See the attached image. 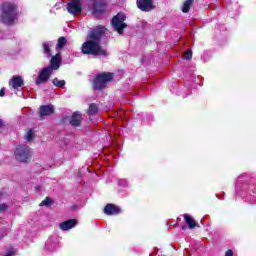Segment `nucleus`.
<instances>
[{
  "label": "nucleus",
  "mask_w": 256,
  "mask_h": 256,
  "mask_svg": "<svg viewBox=\"0 0 256 256\" xmlns=\"http://www.w3.org/2000/svg\"><path fill=\"white\" fill-rule=\"evenodd\" d=\"M103 33H105V27L102 26L96 27L89 33L86 42L82 44L84 55H107V51L100 45Z\"/></svg>",
  "instance_id": "nucleus-1"
},
{
  "label": "nucleus",
  "mask_w": 256,
  "mask_h": 256,
  "mask_svg": "<svg viewBox=\"0 0 256 256\" xmlns=\"http://www.w3.org/2000/svg\"><path fill=\"white\" fill-rule=\"evenodd\" d=\"M0 21L5 25H13L17 21L19 13L17 12V6L11 3H4L0 8Z\"/></svg>",
  "instance_id": "nucleus-2"
},
{
  "label": "nucleus",
  "mask_w": 256,
  "mask_h": 256,
  "mask_svg": "<svg viewBox=\"0 0 256 256\" xmlns=\"http://www.w3.org/2000/svg\"><path fill=\"white\" fill-rule=\"evenodd\" d=\"M113 80V73H102L99 74L93 82V87L95 91H101V89H105L109 81Z\"/></svg>",
  "instance_id": "nucleus-3"
},
{
  "label": "nucleus",
  "mask_w": 256,
  "mask_h": 256,
  "mask_svg": "<svg viewBox=\"0 0 256 256\" xmlns=\"http://www.w3.org/2000/svg\"><path fill=\"white\" fill-rule=\"evenodd\" d=\"M15 159L21 163H27L31 159V149L25 145H19L14 151Z\"/></svg>",
  "instance_id": "nucleus-4"
},
{
  "label": "nucleus",
  "mask_w": 256,
  "mask_h": 256,
  "mask_svg": "<svg viewBox=\"0 0 256 256\" xmlns=\"http://www.w3.org/2000/svg\"><path fill=\"white\" fill-rule=\"evenodd\" d=\"M88 7L94 17H99L107 9V5L102 0H91Z\"/></svg>",
  "instance_id": "nucleus-5"
},
{
  "label": "nucleus",
  "mask_w": 256,
  "mask_h": 256,
  "mask_svg": "<svg viewBox=\"0 0 256 256\" xmlns=\"http://www.w3.org/2000/svg\"><path fill=\"white\" fill-rule=\"evenodd\" d=\"M125 19H127V17L123 13H118L112 19V27L114 31H117V33H119V35H123V29H127Z\"/></svg>",
  "instance_id": "nucleus-6"
},
{
  "label": "nucleus",
  "mask_w": 256,
  "mask_h": 256,
  "mask_svg": "<svg viewBox=\"0 0 256 256\" xmlns=\"http://www.w3.org/2000/svg\"><path fill=\"white\" fill-rule=\"evenodd\" d=\"M51 75H53V72L51 71V68L45 67L40 71L38 74L35 84L36 85H43V83H47L49 79L51 78Z\"/></svg>",
  "instance_id": "nucleus-7"
},
{
  "label": "nucleus",
  "mask_w": 256,
  "mask_h": 256,
  "mask_svg": "<svg viewBox=\"0 0 256 256\" xmlns=\"http://www.w3.org/2000/svg\"><path fill=\"white\" fill-rule=\"evenodd\" d=\"M67 11L71 13V15H79L81 11H83V5L80 0H71L67 4Z\"/></svg>",
  "instance_id": "nucleus-8"
},
{
  "label": "nucleus",
  "mask_w": 256,
  "mask_h": 256,
  "mask_svg": "<svg viewBox=\"0 0 256 256\" xmlns=\"http://www.w3.org/2000/svg\"><path fill=\"white\" fill-rule=\"evenodd\" d=\"M61 61H63V58L61 57V54L58 52L55 56L51 58L48 69H51L52 72L57 71V69L61 67Z\"/></svg>",
  "instance_id": "nucleus-9"
},
{
  "label": "nucleus",
  "mask_w": 256,
  "mask_h": 256,
  "mask_svg": "<svg viewBox=\"0 0 256 256\" xmlns=\"http://www.w3.org/2000/svg\"><path fill=\"white\" fill-rule=\"evenodd\" d=\"M137 7L141 11H152V9H155V6H153L152 0H137Z\"/></svg>",
  "instance_id": "nucleus-10"
},
{
  "label": "nucleus",
  "mask_w": 256,
  "mask_h": 256,
  "mask_svg": "<svg viewBox=\"0 0 256 256\" xmlns=\"http://www.w3.org/2000/svg\"><path fill=\"white\" fill-rule=\"evenodd\" d=\"M105 215H119L121 209L113 204H107L104 208Z\"/></svg>",
  "instance_id": "nucleus-11"
},
{
  "label": "nucleus",
  "mask_w": 256,
  "mask_h": 256,
  "mask_svg": "<svg viewBox=\"0 0 256 256\" xmlns=\"http://www.w3.org/2000/svg\"><path fill=\"white\" fill-rule=\"evenodd\" d=\"M55 109L53 108V105H44L40 107V117L43 119V117H47L49 115H53Z\"/></svg>",
  "instance_id": "nucleus-12"
},
{
  "label": "nucleus",
  "mask_w": 256,
  "mask_h": 256,
  "mask_svg": "<svg viewBox=\"0 0 256 256\" xmlns=\"http://www.w3.org/2000/svg\"><path fill=\"white\" fill-rule=\"evenodd\" d=\"M77 225V220L71 219L60 223L59 227L62 231H69Z\"/></svg>",
  "instance_id": "nucleus-13"
},
{
  "label": "nucleus",
  "mask_w": 256,
  "mask_h": 256,
  "mask_svg": "<svg viewBox=\"0 0 256 256\" xmlns=\"http://www.w3.org/2000/svg\"><path fill=\"white\" fill-rule=\"evenodd\" d=\"M12 89H19L23 86V78L21 76H14L9 83Z\"/></svg>",
  "instance_id": "nucleus-14"
},
{
  "label": "nucleus",
  "mask_w": 256,
  "mask_h": 256,
  "mask_svg": "<svg viewBox=\"0 0 256 256\" xmlns=\"http://www.w3.org/2000/svg\"><path fill=\"white\" fill-rule=\"evenodd\" d=\"M58 247L59 244L53 238H48L45 244V248L47 249V251H57Z\"/></svg>",
  "instance_id": "nucleus-15"
},
{
  "label": "nucleus",
  "mask_w": 256,
  "mask_h": 256,
  "mask_svg": "<svg viewBox=\"0 0 256 256\" xmlns=\"http://www.w3.org/2000/svg\"><path fill=\"white\" fill-rule=\"evenodd\" d=\"M70 124L73 125V127H79L81 125V113L75 112L73 113Z\"/></svg>",
  "instance_id": "nucleus-16"
},
{
  "label": "nucleus",
  "mask_w": 256,
  "mask_h": 256,
  "mask_svg": "<svg viewBox=\"0 0 256 256\" xmlns=\"http://www.w3.org/2000/svg\"><path fill=\"white\" fill-rule=\"evenodd\" d=\"M184 219L186 221V224L188 225L189 229H195L197 227V222L189 214L184 215Z\"/></svg>",
  "instance_id": "nucleus-17"
},
{
  "label": "nucleus",
  "mask_w": 256,
  "mask_h": 256,
  "mask_svg": "<svg viewBox=\"0 0 256 256\" xmlns=\"http://www.w3.org/2000/svg\"><path fill=\"white\" fill-rule=\"evenodd\" d=\"M51 47H53V42H44L43 51L46 57H51Z\"/></svg>",
  "instance_id": "nucleus-18"
},
{
  "label": "nucleus",
  "mask_w": 256,
  "mask_h": 256,
  "mask_svg": "<svg viewBox=\"0 0 256 256\" xmlns=\"http://www.w3.org/2000/svg\"><path fill=\"white\" fill-rule=\"evenodd\" d=\"M67 45V39L65 37H60L56 45V51H61Z\"/></svg>",
  "instance_id": "nucleus-19"
},
{
  "label": "nucleus",
  "mask_w": 256,
  "mask_h": 256,
  "mask_svg": "<svg viewBox=\"0 0 256 256\" xmlns=\"http://www.w3.org/2000/svg\"><path fill=\"white\" fill-rule=\"evenodd\" d=\"M193 1L195 0H186L182 6L183 13H189V9H191V5H193Z\"/></svg>",
  "instance_id": "nucleus-20"
},
{
  "label": "nucleus",
  "mask_w": 256,
  "mask_h": 256,
  "mask_svg": "<svg viewBox=\"0 0 256 256\" xmlns=\"http://www.w3.org/2000/svg\"><path fill=\"white\" fill-rule=\"evenodd\" d=\"M55 87H65V80H59L58 78H54L52 81Z\"/></svg>",
  "instance_id": "nucleus-21"
},
{
  "label": "nucleus",
  "mask_w": 256,
  "mask_h": 256,
  "mask_svg": "<svg viewBox=\"0 0 256 256\" xmlns=\"http://www.w3.org/2000/svg\"><path fill=\"white\" fill-rule=\"evenodd\" d=\"M97 105L91 104L88 109V115H97Z\"/></svg>",
  "instance_id": "nucleus-22"
},
{
  "label": "nucleus",
  "mask_w": 256,
  "mask_h": 256,
  "mask_svg": "<svg viewBox=\"0 0 256 256\" xmlns=\"http://www.w3.org/2000/svg\"><path fill=\"white\" fill-rule=\"evenodd\" d=\"M193 57V52L191 50H188L184 52L183 59L189 60Z\"/></svg>",
  "instance_id": "nucleus-23"
},
{
  "label": "nucleus",
  "mask_w": 256,
  "mask_h": 256,
  "mask_svg": "<svg viewBox=\"0 0 256 256\" xmlns=\"http://www.w3.org/2000/svg\"><path fill=\"white\" fill-rule=\"evenodd\" d=\"M34 135L35 133L33 132V130L28 131V133L26 134L27 141H33Z\"/></svg>",
  "instance_id": "nucleus-24"
},
{
  "label": "nucleus",
  "mask_w": 256,
  "mask_h": 256,
  "mask_svg": "<svg viewBox=\"0 0 256 256\" xmlns=\"http://www.w3.org/2000/svg\"><path fill=\"white\" fill-rule=\"evenodd\" d=\"M40 205L49 207V205H51V199H50V198H46L45 200H43V201L41 202Z\"/></svg>",
  "instance_id": "nucleus-25"
},
{
  "label": "nucleus",
  "mask_w": 256,
  "mask_h": 256,
  "mask_svg": "<svg viewBox=\"0 0 256 256\" xmlns=\"http://www.w3.org/2000/svg\"><path fill=\"white\" fill-rule=\"evenodd\" d=\"M118 185L125 187V185H127V180H119Z\"/></svg>",
  "instance_id": "nucleus-26"
},
{
  "label": "nucleus",
  "mask_w": 256,
  "mask_h": 256,
  "mask_svg": "<svg viewBox=\"0 0 256 256\" xmlns=\"http://www.w3.org/2000/svg\"><path fill=\"white\" fill-rule=\"evenodd\" d=\"M0 211H7L6 204H0Z\"/></svg>",
  "instance_id": "nucleus-27"
},
{
  "label": "nucleus",
  "mask_w": 256,
  "mask_h": 256,
  "mask_svg": "<svg viewBox=\"0 0 256 256\" xmlns=\"http://www.w3.org/2000/svg\"><path fill=\"white\" fill-rule=\"evenodd\" d=\"M0 97H5V88L0 90Z\"/></svg>",
  "instance_id": "nucleus-28"
},
{
  "label": "nucleus",
  "mask_w": 256,
  "mask_h": 256,
  "mask_svg": "<svg viewBox=\"0 0 256 256\" xmlns=\"http://www.w3.org/2000/svg\"><path fill=\"white\" fill-rule=\"evenodd\" d=\"M225 256H233V250H228Z\"/></svg>",
  "instance_id": "nucleus-29"
},
{
  "label": "nucleus",
  "mask_w": 256,
  "mask_h": 256,
  "mask_svg": "<svg viewBox=\"0 0 256 256\" xmlns=\"http://www.w3.org/2000/svg\"><path fill=\"white\" fill-rule=\"evenodd\" d=\"M3 125V121L2 120H0V127Z\"/></svg>",
  "instance_id": "nucleus-30"
}]
</instances>
